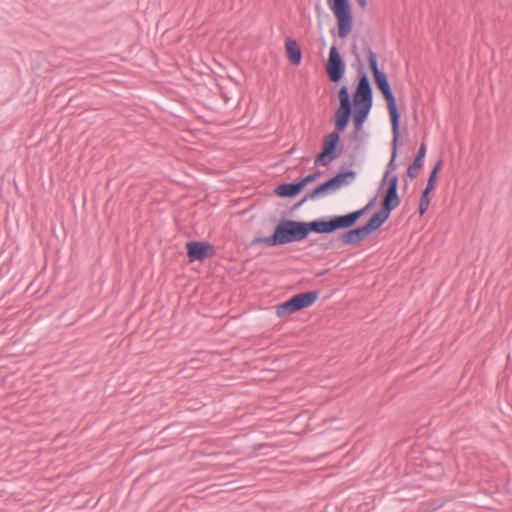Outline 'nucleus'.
Returning a JSON list of instances; mask_svg holds the SVG:
<instances>
[{
  "mask_svg": "<svg viewBox=\"0 0 512 512\" xmlns=\"http://www.w3.org/2000/svg\"><path fill=\"white\" fill-rule=\"evenodd\" d=\"M311 232L329 234L334 232V230L330 219L314 220L311 222L282 219L275 227L272 235L267 237H254L251 240V245L265 244L268 247H273L299 242L306 239Z\"/></svg>",
  "mask_w": 512,
  "mask_h": 512,
  "instance_id": "f257e3e1",
  "label": "nucleus"
},
{
  "mask_svg": "<svg viewBox=\"0 0 512 512\" xmlns=\"http://www.w3.org/2000/svg\"><path fill=\"white\" fill-rule=\"evenodd\" d=\"M353 53L358 62V84L353 94L354 108L361 107L371 109L373 105L372 86L367 74L364 71V66L360 55L355 52V49H353Z\"/></svg>",
  "mask_w": 512,
  "mask_h": 512,
  "instance_id": "f03ea898",
  "label": "nucleus"
},
{
  "mask_svg": "<svg viewBox=\"0 0 512 512\" xmlns=\"http://www.w3.org/2000/svg\"><path fill=\"white\" fill-rule=\"evenodd\" d=\"M327 4L337 19L338 36L346 38L353 28V16L349 0H327Z\"/></svg>",
  "mask_w": 512,
  "mask_h": 512,
  "instance_id": "7ed1b4c3",
  "label": "nucleus"
},
{
  "mask_svg": "<svg viewBox=\"0 0 512 512\" xmlns=\"http://www.w3.org/2000/svg\"><path fill=\"white\" fill-rule=\"evenodd\" d=\"M318 297L319 292L316 290L296 294L276 307V315L277 317L282 318L293 312L309 307L318 299Z\"/></svg>",
  "mask_w": 512,
  "mask_h": 512,
  "instance_id": "20e7f679",
  "label": "nucleus"
},
{
  "mask_svg": "<svg viewBox=\"0 0 512 512\" xmlns=\"http://www.w3.org/2000/svg\"><path fill=\"white\" fill-rule=\"evenodd\" d=\"M356 177V173L354 171L340 172L333 178L328 181L322 183L318 187H316L311 192L307 193L305 197L300 201L299 205L305 202L308 199H316L318 197L324 196L330 191H334L339 189L343 184L346 183L348 179L353 180Z\"/></svg>",
  "mask_w": 512,
  "mask_h": 512,
  "instance_id": "39448f33",
  "label": "nucleus"
},
{
  "mask_svg": "<svg viewBox=\"0 0 512 512\" xmlns=\"http://www.w3.org/2000/svg\"><path fill=\"white\" fill-rule=\"evenodd\" d=\"M340 105L335 112L334 121L335 128L344 131L352 116V103L348 87L343 85L338 91Z\"/></svg>",
  "mask_w": 512,
  "mask_h": 512,
  "instance_id": "423d86ee",
  "label": "nucleus"
},
{
  "mask_svg": "<svg viewBox=\"0 0 512 512\" xmlns=\"http://www.w3.org/2000/svg\"><path fill=\"white\" fill-rule=\"evenodd\" d=\"M340 132L339 130L333 131L325 136L322 151L315 158V165L328 166L339 157Z\"/></svg>",
  "mask_w": 512,
  "mask_h": 512,
  "instance_id": "0eeeda50",
  "label": "nucleus"
},
{
  "mask_svg": "<svg viewBox=\"0 0 512 512\" xmlns=\"http://www.w3.org/2000/svg\"><path fill=\"white\" fill-rule=\"evenodd\" d=\"M373 77H374V82H375L376 87L381 91L384 99L387 102V107H388V111L390 114L391 125L399 124L400 115H399V112L397 109L396 100L393 95L392 89L390 87L387 75L384 72H382V73H378L376 76H373Z\"/></svg>",
  "mask_w": 512,
  "mask_h": 512,
  "instance_id": "6e6552de",
  "label": "nucleus"
},
{
  "mask_svg": "<svg viewBox=\"0 0 512 512\" xmlns=\"http://www.w3.org/2000/svg\"><path fill=\"white\" fill-rule=\"evenodd\" d=\"M326 73L333 83H338L345 73V63L336 46H332L326 63Z\"/></svg>",
  "mask_w": 512,
  "mask_h": 512,
  "instance_id": "1a4fd4ad",
  "label": "nucleus"
},
{
  "mask_svg": "<svg viewBox=\"0 0 512 512\" xmlns=\"http://www.w3.org/2000/svg\"><path fill=\"white\" fill-rule=\"evenodd\" d=\"M374 204V199L371 200L362 209L356 210L346 215L334 216L330 218L334 232L339 229H346L352 227Z\"/></svg>",
  "mask_w": 512,
  "mask_h": 512,
  "instance_id": "9d476101",
  "label": "nucleus"
},
{
  "mask_svg": "<svg viewBox=\"0 0 512 512\" xmlns=\"http://www.w3.org/2000/svg\"><path fill=\"white\" fill-rule=\"evenodd\" d=\"M187 256L190 262L202 261L207 257H211L214 254V248L211 244L201 241H191L186 244Z\"/></svg>",
  "mask_w": 512,
  "mask_h": 512,
  "instance_id": "9b49d317",
  "label": "nucleus"
},
{
  "mask_svg": "<svg viewBox=\"0 0 512 512\" xmlns=\"http://www.w3.org/2000/svg\"><path fill=\"white\" fill-rule=\"evenodd\" d=\"M388 183V188L384 194L382 201V208L392 212L400 204V197L398 195V176L393 175Z\"/></svg>",
  "mask_w": 512,
  "mask_h": 512,
  "instance_id": "f8f14e48",
  "label": "nucleus"
},
{
  "mask_svg": "<svg viewBox=\"0 0 512 512\" xmlns=\"http://www.w3.org/2000/svg\"><path fill=\"white\" fill-rule=\"evenodd\" d=\"M392 133H393V140H392V153H391V159L387 165L386 172L384 174V177L382 179V185H384L386 182H390L391 177L394 175L392 174L397 166H396V157H397V149H398V141H399V124H392Z\"/></svg>",
  "mask_w": 512,
  "mask_h": 512,
  "instance_id": "ddd939ff",
  "label": "nucleus"
},
{
  "mask_svg": "<svg viewBox=\"0 0 512 512\" xmlns=\"http://www.w3.org/2000/svg\"><path fill=\"white\" fill-rule=\"evenodd\" d=\"M285 51L289 62L292 65H299L302 59V52L296 40L287 38L285 40Z\"/></svg>",
  "mask_w": 512,
  "mask_h": 512,
  "instance_id": "4468645a",
  "label": "nucleus"
},
{
  "mask_svg": "<svg viewBox=\"0 0 512 512\" xmlns=\"http://www.w3.org/2000/svg\"><path fill=\"white\" fill-rule=\"evenodd\" d=\"M391 212L381 207V210L374 213L370 220L363 226L368 234L379 229L383 223L389 218Z\"/></svg>",
  "mask_w": 512,
  "mask_h": 512,
  "instance_id": "2eb2a0df",
  "label": "nucleus"
},
{
  "mask_svg": "<svg viewBox=\"0 0 512 512\" xmlns=\"http://www.w3.org/2000/svg\"><path fill=\"white\" fill-rule=\"evenodd\" d=\"M426 155V145L422 143L413 162L409 165L407 169V175L410 179H415L418 177L419 172L423 166V159Z\"/></svg>",
  "mask_w": 512,
  "mask_h": 512,
  "instance_id": "dca6fc26",
  "label": "nucleus"
},
{
  "mask_svg": "<svg viewBox=\"0 0 512 512\" xmlns=\"http://www.w3.org/2000/svg\"><path fill=\"white\" fill-rule=\"evenodd\" d=\"M368 235L369 234L362 226L342 234L341 241L347 245H356L360 243L362 240H364Z\"/></svg>",
  "mask_w": 512,
  "mask_h": 512,
  "instance_id": "f3484780",
  "label": "nucleus"
},
{
  "mask_svg": "<svg viewBox=\"0 0 512 512\" xmlns=\"http://www.w3.org/2000/svg\"><path fill=\"white\" fill-rule=\"evenodd\" d=\"M303 189V184L298 182L283 183L275 189V193L281 197H294L298 195Z\"/></svg>",
  "mask_w": 512,
  "mask_h": 512,
  "instance_id": "a211bd4d",
  "label": "nucleus"
},
{
  "mask_svg": "<svg viewBox=\"0 0 512 512\" xmlns=\"http://www.w3.org/2000/svg\"><path fill=\"white\" fill-rule=\"evenodd\" d=\"M371 109L366 108H354V117H353V123L356 128V130H360L363 126V123L367 119Z\"/></svg>",
  "mask_w": 512,
  "mask_h": 512,
  "instance_id": "6ab92c4d",
  "label": "nucleus"
},
{
  "mask_svg": "<svg viewBox=\"0 0 512 512\" xmlns=\"http://www.w3.org/2000/svg\"><path fill=\"white\" fill-rule=\"evenodd\" d=\"M442 166H443V160L440 159V160H438V162L433 167V169H432V171H431V173L429 175V178H428L427 185H426L425 189L434 190L435 184H436V181H437V174L441 170Z\"/></svg>",
  "mask_w": 512,
  "mask_h": 512,
  "instance_id": "aec40b11",
  "label": "nucleus"
},
{
  "mask_svg": "<svg viewBox=\"0 0 512 512\" xmlns=\"http://www.w3.org/2000/svg\"><path fill=\"white\" fill-rule=\"evenodd\" d=\"M433 190H429V189H424V191L422 192V195H421V198H420V202H419V213L420 215H424L425 212L428 210L429 208V205H430V197H429V194L432 192Z\"/></svg>",
  "mask_w": 512,
  "mask_h": 512,
  "instance_id": "412c9836",
  "label": "nucleus"
},
{
  "mask_svg": "<svg viewBox=\"0 0 512 512\" xmlns=\"http://www.w3.org/2000/svg\"><path fill=\"white\" fill-rule=\"evenodd\" d=\"M368 57H369V67L373 73V76H376L378 73H382V71L378 68L377 55L372 51L371 48H368Z\"/></svg>",
  "mask_w": 512,
  "mask_h": 512,
  "instance_id": "4be33fe9",
  "label": "nucleus"
},
{
  "mask_svg": "<svg viewBox=\"0 0 512 512\" xmlns=\"http://www.w3.org/2000/svg\"><path fill=\"white\" fill-rule=\"evenodd\" d=\"M320 175H321V172L320 171H316L313 174H309V175L305 176L304 178H302L300 180V183L303 184V188H304L305 185L315 181Z\"/></svg>",
  "mask_w": 512,
  "mask_h": 512,
  "instance_id": "5701e85b",
  "label": "nucleus"
},
{
  "mask_svg": "<svg viewBox=\"0 0 512 512\" xmlns=\"http://www.w3.org/2000/svg\"><path fill=\"white\" fill-rule=\"evenodd\" d=\"M358 5L362 8V9H365L366 8V0H356Z\"/></svg>",
  "mask_w": 512,
  "mask_h": 512,
  "instance_id": "b1692460",
  "label": "nucleus"
}]
</instances>
